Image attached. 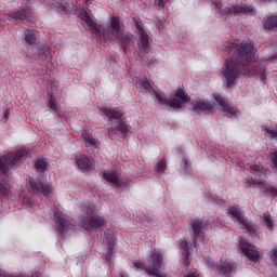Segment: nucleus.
Masks as SVG:
<instances>
[{
  "label": "nucleus",
  "mask_w": 277,
  "mask_h": 277,
  "mask_svg": "<svg viewBox=\"0 0 277 277\" xmlns=\"http://www.w3.org/2000/svg\"><path fill=\"white\" fill-rule=\"evenodd\" d=\"M114 127L109 129V133H129V127L124 121L113 122Z\"/></svg>",
  "instance_id": "25"
},
{
  "label": "nucleus",
  "mask_w": 277,
  "mask_h": 277,
  "mask_svg": "<svg viewBox=\"0 0 277 277\" xmlns=\"http://www.w3.org/2000/svg\"><path fill=\"white\" fill-rule=\"evenodd\" d=\"M156 100L158 101V105L161 106L162 109H182L183 105L189 103L192 97L185 89L177 88L174 92V97L168 100L166 96H162L160 93H156Z\"/></svg>",
  "instance_id": "3"
},
{
  "label": "nucleus",
  "mask_w": 277,
  "mask_h": 277,
  "mask_svg": "<svg viewBox=\"0 0 277 277\" xmlns=\"http://www.w3.org/2000/svg\"><path fill=\"white\" fill-rule=\"evenodd\" d=\"M170 0H159L158 5L159 8H166V3H168Z\"/></svg>",
  "instance_id": "42"
},
{
  "label": "nucleus",
  "mask_w": 277,
  "mask_h": 277,
  "mask_svg": "<svg viewBox=\"0 0 277 277\" xmlns=\"http://www.w3.org/2000/svg\"><path fill=\"white\" fill-rule=\"evenodd\" d=\"M240 250L242 254L249 259V261L256 263V261L261 259L259 251L254 250L252 245H250V242H248L246 239L240 240Z\"/></svg>",
  "instance_id": "14"
},
{
  "label": "nucleus",
  "mask_w": 277,
  "mask_h": 277,
  "mask_svg": "<svg viewBox=\"0 0 277 277\" xmlns=\"http://www.w3.org/2000/svg\"><path fill=\"white\" fill-rule=\"evenodd\" d=\"M35 169L39 174H44V172H47V161L43 159H37L35 161Z\"/></svg>",
  "instance_id": "30"
},
{
  "label": "nucleus",
  "mask_w": 277,
  "mask_h": 277,
  "mask_svg": "<svg viewBox=\"0 0 277 277\" xmlns=\"http://www.w3.org/2000/svg\"><path fill=\"white\" fill-rule=\"evenodd\" d=\"M25 41L28 44V51H30L31 47H34V44H36V35H34V32L26 34Z\"/></svg>",
  "instance_id": "32"
},
{
  "label": "nucleus",
  "mask_w": 277,
  "mask_h": 277,
  "mask_svg": "<svg viewBox=\"0 0 277 277\" xmlns=\"http://www.w3.org/2000/svg\"><path fill=\"white\" fill-rule=\"evenodd\" d=\"M192 106L194 111H202L203 114H211L213 111V103L198 100L193 101Z\"/></svg>",
  "instance_id": "20"
},
{
  "label": "nucleus",
  "mask_w": 277,
  "mask_h": 277,
  "mask_svg": "<svg viewBox=\"0 0 277 277\" xmlns=\"http://www.w3.org/2000/svg\"><path fill=\"white\" fill-rule=\"evenodd\" d=\"M157 174H164L168 170V163L166 159H161L155 167Z\"/></svg>",
  "instance_id": "31"
},
{
  "label": "nucleus",
  "mask_w": 277,
  "mask_h": 277,
  "mask_svg": "<svg viewBox=\"0 0 277 277\" xmlns=\"http://www.w3.org/2000/svg\"><path fill=\"white\" fill-rule=\"evenodd\" d=\"M27 189L30 194H38L49 198L51 196V184L31 177L27 183Z\"/></svg>",
  "instance_id": "8"
},
{
  "label": "nucleus",
  "mask_w": 277,
  "mask_h": 277,
  "mask_svg": "<svg viewBox=\"0 0 277 277\" xmlns=\"http://www.w3.org/2000/svg\"><path fill=\"white\" fill-rule=\"evenodd\" d=\"M48 107H50V109H52L53 111H57V103L55 96H53V93H50L48 97Z\"/></svg>",
  "instance_id": "35"
},
{
  "label": "nucleus",
  "mask_w": 277,
  "mask_h": 277,
  "mask_svg": "<svg viewBox=\"0 0 277 277\" xmlns=\"http://www.w3.org/2000/svg\"><path fill=\"white\" fill-rule=\"evenodd\" d=\"M141 85L145 90V92H151V94H154L155 97L157 98V94H159V92H157V91H155V89H153V85L150 84V82H148V79H146V78L141 79Z\"/></svg>",
  "instance_id": "29"
},
{
  "label": "nucleus",
  "mask_w": 277,
  "mask_h": 277,
  "mask_svg": "<svg viewBox=\"0 0 277 277\" xmlns=\"http://www.w3.org/2000/svg\"><path fill=\"white\" fill-rule=\"evenodd\" d=\"M82 137L88 148H91V146H93V148H96V146H98V140L94 138V136L91 133L83 132Z\"/></svg>",
  "instance_id": "26"
},
{
  "label": "nucleus",
  "mask_w": 277,
  "mask_h": 277,
  "mask_svg": "<svg viewBox=\"0 0 277 277\" xmlns=\"http://www.w3.org/2000/svg\"><path fill=\"white\" fill-rule=\"evenodd\" d=\"M214 101L220 105V107L225 111V114H229V116H237L239 110L236 107H233L230 104L226 103L224 97L220 94H214Z\"/></svg>",
  "instance_id": "19"
},
{
  "label": "nucleus",
  "mask_w": 277,
  "mask_h": 277,
  "mask_svg": "<svg viewBox=\"0 0 277 277\" xmlns=\"http://www.w3.org/2000/svg\"><path fill=\"white\" fill-rule=\"evenodd\" d=\"M91 29H93V34L97 36V38H101V28H98V24L95 23V26H89Z\"/></svg>",
  "instance_id": "39"
},
{
  "label": "nucleus",
  "mask_w": 277,
  "mask_h": 277,
  "mask_svg": "<svg viewBox=\"0 0 277 277\" xmlns=\"http://www.w3.org/2000/svg\"><path fill=\"white\" fill-rule=\"evenodd\" d=\"M250 172L254 176H258V179L248 177L247 181L249 183V187H258V189H264V196H266V198H276L277 187L272 185L266 186L267 182H265V169L259 164H252L250 167Z\"/></svg>",
  "instance_id": "2"
},
{
  "label": "nucleus",
  "mask_w": 277,
  "mask_h": 277,
  "mask_svg": "<svg viewBox=\"0 0 277 277\" xmlns=\"http://www.w3.org/2000/svg\"><path fill=\"white\" fill-rule=\"evenodd\" d=\"M136 29L138 31V35H140L138 47L141 49H143V51H146V49H148V47L150 44V41H149V38H148V34L146 32L144 27H142L140 24L136 25Z\"/></svg>",
  "instance_id": "21"
},
{
  "label": "nucleus",
  "mask_w": 277,
  "mask_h": 277,
  "mask_svg": "<svg viewBox=\"0 0 277 277\" xmlns=\"http://www.w3.org/2000/svg\"><path fill=\"white\" fill-rule=\"evenodd\" d=\"M120 277H129V274H127V273H121V274H120Z\"/></svg>",
  "instance_id": "46"
},
{
  "label": "nucleus",
  "mask_w": 277,
  "mask_h": 277,
  "mask_svg": "<svg viewBox=\"0 0 277 277\" xmlns=\"http://www.w3.org/2000/svg\"><path fill=\"white\" fill-rule=\"evenodd\" d=\"M54 220L60 235H66L69 230H75V224L67 220L66 215L60 210L54 211Z\"/></svg>",
  "instance_id": "11"
},
{
  "label": "nucleus",
  "mask_w": 277,
  "mask_h": 277,
  "mask_svg": "<svg viewBox=\"0 0 277 277\" xmlns=\"http://www.w3.org/2000/svg\"><path fill=\"white\" fill-rule=\"evenodd\" d=\"M263 221L266 224L267 228H274V220H272V214L269 212L263 213Z\"/></svg>",
  "instance_id": "34"
},
{
  "label": "nucleus",
  "mask_w": 277,
  "mask_h": 277,
  "mask_svg": "<svg viewBox=\"0 0 277 277\" xmlns=\"http://www.w3.org/2000/svg\"><path fill=\"white\" fill-rule=\"evenodd\" d=\"M77 166L82 172H90L92 168V160L88 156L82 155L77 159Z\"/></svg>",
  "instance_id": "22"
},
{
  "label": "nucleus",
  "mask_w": 277,
  "mask_h": 277,
  "mask_svg": "<svg viewBox=\"0 0 277 277\" xmlns=\"http://www.w3.org/2000/svg\"><path fill=\"white\" fill-rule=\"evenodd\" d=\"M184 277H198L196 273H190L188 275H184Z\"/></svg>",
  "instance_id": "45"
},
{
  "label": "nucleus",
  "mask_w": 277,
  "mask_h": 277,
  "mask_svg": "<svg viewBox=\"0 0 277 277\" xmlns=\"http://www.w3.org/2000/svg\"><path fill=\"white\" fill-rule=\"evenodd\" d=\"M0 277H3V275L0 274Z\"/></svg>",
  "instance_id": "47"
},
{
  "label": "nucleus",
  "mask_w": 277,
  "mask_h": 277,
  "mask_svg": "<svg viewBox=\"0 0 277 277\" xmlns=\"http://www.w3.org/2000/svg\"><path fill=\"white\" fill-rule=\"evenodd\" d=\"M110 34L118 40L123 53L129 51V47H133L135 43V36L131 32L122 34L120 28V17L113 16L110 18Z\"/></svg>",
  "instance_id": "4"
},
{
  "label": "nucleus",
  "mask_w": 277,
  "mask_h": 277,
  "mask_svg": "<svg viewBox=\"0 0 277 277\" xmlns=\"http://www.w3.org/2000/svg\"><path fill=\"white\" fill-rule=\"evenodd\" d=\"M265 133H266V135H269V137H272V138L277 137V130H274L269 127L265 128Z\"/></svg>",
  "instance_id": "38"
},
{
  "label": "nucleus",
  "mask_w": 277,
  "mask_h": 277,
  "mask_svg": "<svg viewBox=\"0 0 277 277\" xmlns=\"http://www.w3.org/2000/svg\"><path fill=\"white\" fill-rule=\"evenodd\" d=\"M103 179L104 181H107V183H113L115 187H122V182L120 181V179H118V175H116V173L114 172H110V173L104 172Z\"/></svg>",
  "instance_id": "24"
},
{
  "label": "nucleus",
  "mask_w": 277,
  "mask_h": 277,
  "mask_svg": "<svg viewBox=\"0 0 277 277\" xmlns=\"http://www.w3.org/2000/svg\"><path fill=\"white\" fill-rule=\"evenodd\" d=\"M228 214L234 220V222H238V224H241L242 228H246L248 233H256V229L252 224H250V221L248 219L243 217L241 214V210L235 206H229L227 208Z\"/></svg>",
  "instance_id": "9"
},
{
  "label": "nucleus",
  "mask_w": 277,
  "mask_h": 277,
  "mask_svg": "<svg viewBox=\"0 0 277 277\" xmlns=\"http://www.w3.org/2000/svg\"><path fill=\"white\" fill-rule=\"evenodd\" d=\"M237 269V264L230 260L222 261L216 265V272L219 276L229 277Z\"/></svg>",
  "instance_id": "16"
},
{
  "label": "nucleus",
  "mask_w": 277,
  "mask_h": 277,
  "mask_svg": "<svg viewBox=\"0 0 277 277\" xmlns=\"http://www.w3.org/2000/svg\"><path fill=\"white\" fill-rule=\"evenodd\" d=\"M30 52V57L35 60H47L49 53H51V47L47 43H35L31 45V49L28 50Z\"/></svg>",
  "instance_id": "13"
},
{
  "label": "nucleus",
  "mask_w": 277,
  "mask_h": 277,
  "mask_svg": "<svg viewBox=\"0 0 277 277\" xmlns=\"http://www.w3.org/2000/svg\"><path fill=\"white\" fill-rule=\"evenodd\" d=\"M161 269H166L163 254H161V252H154L147 261L146 274H148V276L168 277V274L161 272Z\"/></svg>",
  "instance_id": "7"
},
{
  "label": "nucleus",
  "mask_w": 277,
  "mask_h": 277,
  "mask_svg": "<svg viewBox=\"0 0 277 277\" xmlns=\"http://www.w3.org/2000/svg\"><path fill=\"white\" fill-rule=\"evenodd\" d=\"M222 12L227 16H237V14H252L254 10L250 6L233 5L225 6Z\"/></svg>",
  "instance_id": "18"
},
{
  "label": "nucleus",
  "mask_w": 277,
  "mask_h": 277,
  "mask_svg": "<svg viewBox=\"0 0 277 277\" xmlns=\"http://www.w3.org/2000/svg\"><path fill=\"white\" fill-rule=\"evenodd\" d=\"M30 277H42V273H40V272H35V273L31 274Z\"/></svg>",
  "instance_id": "44"
},
{
  "label": "nucleus",
  "mask_w": 277,
  "mask_h": 277,
  "mask_svg": "<svg viewBox=\"0 0 277 277\" xmlns=\"http://www.w3.org/2000/svg\"><path fill=\"white\" fill-rule=\"evenodd\" d=\"M209 221H200L195 220L192 222V230H193V246L194 248H198V239H202L205 237V232L209 228Z\"/></svg>",
  "instance_id": "12"
},
{
  "label": "nucleus",
  "mask_w": 277,
  "mask_h": 277,
  "mask_svg": "<svg viewBox=\"0 0 277 277\" xmlns=\"http://www.w3.org/2000/svg\"><path fill=\"white\" fill-rule=\"evenodd\" d=\"M133 265L134 267H136V269H142V272H146V269H148V266H146V264L140 261H134Z\"/></svg>",
  "instance_id": "37"
},
{
  "label": "nucleus",
  "mask_w": 277,
  "mask_h": 277,
  "mask_svg": "<svg viewBox=\"0 0 277 277\" xmlns=\"http://www.w3.org/2000/svg\"><path fill=\"white\" fill-rule=\"evenodd\" d=\"M264 28L274 30L277 29V15L269 16L264 19Z\"/></svg>",
  "instance_id": "27"
},
{
  "label": "nucleus",
  "mask_w": 277,
  "mask_h": 277,
  "mask_svg": "<svg viewBox=\"0 0 277 277\" xmlns=\"http://www.w3.org/2000/svg\"><path fill=\"white\" fill-rule=\"evenodd\" d=\"M56 8H57V12L60 13V14H68V12H70L69 10H68V3L67 2H64V3H57L56 4Z\"/></svg>",
  "instance_id": "36"
},
{
  "label": "nucleus",
  "mask_w": 277,
  "mask_h": 277,
  "mask_svg": "<svg viewBox=\"0 0 277 277\" xmlns=\"http://www.w3.org/2000/svg\"><path fill=\"white\" fill-rule=\"evenodd\" d=\"M87 216L81 219V226L84 230H95L96 228H103L107 224V219L101 215H94V209L88 207L85 210Z\"/></svg>",
  "instance_id": "6"
},
{
  "label": "nucleus",
  "mask_w": 277,
  "mask_h": 277,
  "mask_svg": "<svg viewBox=\"0 0 277 277\" xmlns=\"http://www.w3.org/2000/svg\"><path fill=\"white\" fill-rule=\"evenodd\" d=\"M223 55H229L233 53L235 57H228L225 63V67L222 69V75L225 77L226 87L233 88L237 85V79L239 75L243 77H263L265 69L262 67H255L252 65V60H254V43H243L239 45L227 41L222 48Z\"/></svg>",
  "instance_id": "1"
},
{
  "label": "nucleus",
  "mask_w": 277,
  "mask_h": 277,
  "mask_svg": "<svg viewBox=\"0 0 277 277\" xmlns=\"http://www.w3.org/2000/svg\"><path fill=\"white\" fill-rule=\"evenodd\" d=\"M271 261L276 265L277 267V249H273L272 255H271Z\"/></svg>",
  "instance_id": "40"
},
{
  "label": "nucleus",
  "mask_w": 277,
  "mask_h": 277,
  "mask_svg": "<svg viewBox=\"0 0 277 277\" xmlns=\"http://www.w3.org/2000/svg\"><path fill=\"white\" fill-rule=\"evenodd\" d=\"M101 116H105L108 120H121L124 113L118 107H100Z\"/></svg>",
  "instance_id": "17"
},
{
  "label": "nucleus",
  "mask_w": 277,
  "mask_h": 277,
  "mask_svg": "<svg viewBox=\"0 0 277 277\" xmlns=\"http://www.w3.org/2000/svg\"><path fill=\"white\" fill-rule=\"evenodd\" d=\"M180 249L183 251V256H184V266L189 267L190 262H189V243L187 240H181L180 241Z\"/></svg>",
  "instance_id": "23"
},
{
  "label": "nucleus",
  "mask_w": 277,
  "mask_h": 277,
  "mask_svg": "<svg viewBox=\"0 0 277 277\" xmlns=\"http://www.w3.org/2000/svg\"><path fill=\"white\" fill-rule=\"evenodd\" d=\"M80 18L81 21H84L88 27H96V23L92 21L90 15L88 14V10L80 11Z\"/></svg>",
  "instance_id": "28"
},
{
  "label": "nucleus",
  "mask_w": 277,
  "mask_h": 277,
  "mask_svg": "<svg viewBox=\"0 0 277 277\" xmlns=\"http://www.w3.org/2000/svg\"><path fill=\"white\" fill-rule=\"evenodd\" d=\"M182 168H183L184 172H189V161H187V159H184L182 161Z\"/></svg>",
  "instance_id": "41"
},
{
  "label": "nucleus",
  "mask_w": 277,
  "mask_h": 277,
  "mask_svg": "<svg viewBox=\"0 0 277 277\" xmlns=\"http://www.w3.org/2000/svg\"><path fill=\"white\" fill-rule=\"evenodd\" d=\"M3 118H4V120H8V118H10V110L9 109L4 110Z\"/></svg>",
  "instance_id": "43"
},
{
  "label": "nucleus",
  "mask_w": 277,
  "mask_h": 277,
  "mask_svg": "<svg viewBox=\"0 0 277 277\" xmlns=\"http://www.w3.org/2000/svg\"><path fill=\"white\" fill-rule=\"evenodd\" d=\"M28 153L26 149H18L16 153H9L0 157V174L3 176H8L10 174V170L14 168V166H18V161L23 159V157H27Z\"/></svg>",
  "instance_id": "5"
},
{
  "label": "nucleus",
  "mask_w": 277,
  "mask_h": 277,
  "mask_svg": "<svg viewBox=\"0 0 277 277\" xmlns=\"http://www.w3.org/2000/svg\"><path fill=\"white\" fill-rule=\"evenodd\" d=\"M104 235H105L106 243L108 246L106 261H108V263H110L111 256H114V254H116V235L114 234V232H111V229H107L104 233Z\"/></svg>",
  "instance_id": "15"
},
{
  "label": "nucleus",
  "mask_w": 277,
  "mask_h": 277,
  "mask_svg": "<svg viewBox=\"0 0 277 277\" xmlns=\"http://www.w3.org/2000/svg\"><path fill=\"white\" fill-rule=\"evenodd\" d=\"M9 21H18L19 23L34 25L36 22V16H34V12H31V9H19L16 12L9 14Z\"/></svg>",
  "instance_id": "10"
},
{
  "label": "nucleus",
  "mask_w": 277,
  "mask_h": 277,
  "mask_svg": "<svg viewBox=\"0 0 277 277\" xmlns=\"http://www.w3.org/2000/svg\"><path fill=\"white\" fill-rule=\"evenodd\" d=\"M10 192V185L5 181L0 182V194L2 198H8Z\"/></svg>",
  "instance_id": "33"
}]
</instances>
